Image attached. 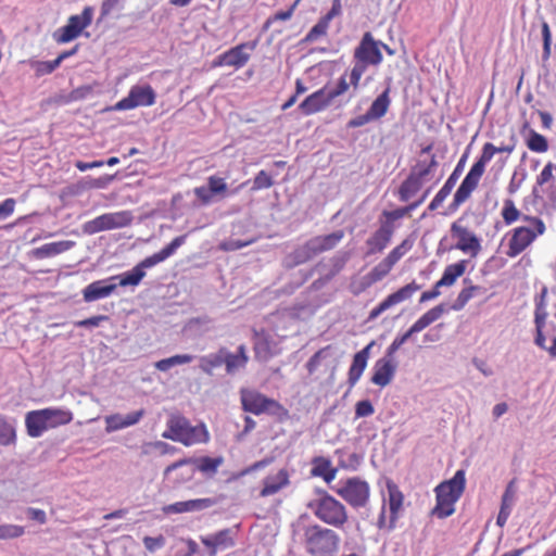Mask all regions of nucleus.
Returning a JSON list of instances; mask_svg holds the SVG:
<instances>
[{"instance_id": "37", "label": "nucleus", "mask_w": 556, "mask_h": 556, "mask_svg": "<svg viewBox=\"0 0 556 556\" xmlns=\"http://www.w3.org/2000/svg\"><path fill=\"white\" fill-rule=\"evenodd\" d=\"M25 426L27 434L30 438H39L47 431L45 424L38 413V409L30 410L26 414Z\"/></svg>"}, {"instance_id": "20", "label": "nucleus", "mask_w": 556, "mask_h": 556, "mask_svg": "<svg viewBox=\"0 0 556 556\" xmlns=\"http://www.w3.org/2000/svg\"><path fill=\"white\" fill-rule=\"evenodd\" d=\"M187 235H181L172 240L169 244L164 247L161 251L157 253H154L144 260H142L140 263H138V266L146 271L147 268H151L159 263L164 262L168 257L173 256L176 251L186 242Z\"/></svg>"}, {"instance_id": "32", "label": "nucleus", "mask_w": 556, "mask_h": 556, "mask_svg": "<svg viewBox=\"0 0 556 556\" xmlns=\"http://www.w3.org/2000/svg\"><path fill=\"white\" fill-rule=\"evenodd\" d=\"M424 182L425 181L409 173L406 179L399 187L397 195L400 201H409L422 188Z\"/></svg>"}, {"instance_id": "19", "label": "nucleus", "mask_w": 556, "mask_h": 556, "mask_svg": "<svg viewBox=\"0 0 556 556\" xmlns=\"http://www.w3.org/2000/svg\"><path fill=\"white\" fill-rule=\"evenodd\" d=\"M331 104L327 96V86L316 90L306 97L300 104L299 110L303 115H313L321 112Z\"/></svg>"}, {"instance_id": "60", "label": "nucleus", "mask_w": 556, "mask_h": 556, "mask_svg": "<svg viewBox=\"0 0 556 556\" xmlns=\"http://www.w3.org/2000/svg\"><path fill=\"white\" fill-rule=\"evenodd\" d=\"M295 8H296V3H293L288 10L276 12L273 16L267 18V21L264 24V28L267 29L269 27V25L276 21L290 20L293 15Z\"/></svg>"}, {"instance_id": "8", "label": "nucleus", "mask_w": 556, "mask_h": 556, "mask_svg": "<svg viewBox=\"0 0 556 556\" xmlns=\"http://www.w3.org/2000/svg\"><path fill=\"white\" fill-rule=\"evenodd\" d=\"M333 490L353 508L365 507L369 501V484L358 477L339 481Z\"/></svg>"}, {"instance_id": "27", "label": "nucleus", "mask_w": 556, "mask_h": 556, "mask_svg": "<svg viewBox=\"0 0 556 556\" xmlns=\"http://www.w3.org/2000/svg\"><path fill=\"white\" fill-rule=\"evenodd\" d=\"M393 231L389 225H380V227L367 239L368 254L381 252L387 248Z\"/></svg>"}, {"instance_id": "16", "label": "nucleus", "mask_w": 556, "mask_h": 556, "mask_svg": "<svg viewBox=\"0 0 556 556\" xmlns=\"http://www.w3.org/2000/svg\"><path fill=\"white\" fill-rule=\"evenodd\" d=\"M419 289L420 286L415 281H412L410 283L400 288L397 291L389 294L382 302H380L375 308L370 311L368 320H374L392 306L409 300Z\"/></svg>"}, {"instance_id": "6", "label": "nucleus", "mask_w": 556, "mask_h": 556, "mask_svg": "<svg viewBox=\"0 0 556 556\" xmlns=\"http://www.w3.org/2000/svg\"><path fill=\"white\" fill-rule=\"evenodd\" d=\"M522 220L528 226H520L511 231L506 255L516 257L522 253L539 236L545 232L544 222L536 216L523 215Z\"/></svg>"}, {"instance_id": "58", "label": "nucleus", "mask_w": 556, "mask_h": 556, "mask_svg": "<svg viewBox=\"0 0 556 556\" xmlns=\"http://www.w3.org/2000/svg\"><path fill=\"white\" fill-rule=\"evenodd\" d=\"M267 465H269V460L268 459H261L258 462H255L251 466L240 470L239 472L233 473L230 477L229 481L239 480L240 478H242V477H244V476H247V475H249L251 472H254L256 470L265 468Z\"/></svg>"}, {"instance_id": "33", "label": "nucleus", "mask_w": 556, "mask_h": 556, "mask_svg": "<svg viewBox=\"0 0 556 556\" xmlns=\"http://www.w3.org/2000/svg\"><path fill=\"white\" fill-rule=\"evenodd\" d=\"M191 458L195 467V470H199L208 477H213L217 472L219 466H222L224 463V458L222 456H202Z\"/></svg>"}, {"instance_id": "22", "label": "nucleus", "mask_w": 556, "mask_h": 556, "mask_svg": "<svg viewBox=\"0 0 556 556\" xmlns=\"http://www.w3.org/2000/svg\"><path fill=\"white\" fill-rule=\"evenodd\" d=\"M375 342L371 341L369 344H367L364 349H362L354 355L352 365L349 369L348 382L350 384V388H353L361 379L367 366L370 349L372 348Z\"/></svg>"}, {"instance_id": "26", "label": "nucleus", "mask_w": 556, "mask_h": 556, "mask_svg": "<svg viewBox=\"0 0 556 556\" xmlns=\"http://www.w3.org/2000/svg\"><path fill=\"white\" fill-rule=\"evenodd\" d=\"M176 470H180V472L177 475L175 479V483L178 484L186 483L192 480L197 471L191 457L179 459L167 466L164 471V476L168 477L172 472Z\"/></svg>"}, {"instance_id": "29", "label": "nucleus", "mask_w": 556, "mask_h": 556, "mask_svg": "<svg viewBox=\"0 0 556 556\" xmlns=\"http://www.w3.org/2000/svg\"><path fill=\"white\" fill-rule=\"evenodd\" d=\"M468 260H460L454 264H450L444 268L442 277L437 281V288L451 287L457 278L466 271Z\"/></svg>"}, {"instance_id": "49", "label": "nucleus", "mask_w": 556, "mask_h": 556, "mask_svg": "<svg viewBox=\"0 0 556 556\" xmlns=\"http://www.w3.org/2000/svg\"><path fill=\"white\" fill-rule=\"evenodd\" d=\"M471 193H472V190H470L469 188H467V187H465L464 185L460 184V186L458 187V189L456 190V192L454 194L453 201L450 204L448 210L451 212L457 211L458 207L465 201H467V199L470 197Z\"/></svg>"}, {"instance_id": "40", "label": "nucleus", "mask_w": 556, "mask_h": 556, "mask_svg": "<svg viewBox=\"0 0 556 556\" xmlns=\"http://www.w3.org/2000/svg\"><path fill=\"white\" fill-rule=\"evenodd\" d=\"M16 429L13 422L0 416V446L15 445Z\"/></svg>"}, {"instance_id": "3", "label": "nucleus", "mask_w": 556, "mask_h": 556, "mask_svg": "<svg viewBox=\"0 0 556 556\" xmlns=\"http://www.w3.org/2000/svg\"><path fill=\"white\" fill-rule=\"evenodd\" d=\"M166 427L162 437L179 442L186 446L206 443L210 440V434L204 424L192 426L189 419L182 415H170L167 419Z\"/></svg>"}, {"instance_id": "62", "label": "nucleus", "mask_w": 556, "mask_h": 556, "mask_svg": "<svg viewBox=\"0 0 556 556\" xmlns=\"http://www.w3.org/2000/svg\"><path fill=\"white\" fill-rule=\"evenodd\" d=\"M446 312L445 304H439L428 312H426L421 317L426 320L428 325H431L435 320H438L444 313Z\"/></svg>"}, {"instance_id": "18", "label": "nucleus", "mask_w": 556, "mask_h": 556, "mask_svg": "<svg viewBox=\"0 0 556 556\" xmlns=\"http://www.w3.org/2000/svg\"><path fill=\"white\" fill-rule=\"evenodd\" d=\"M116 288L117 283L115 282V278H113V276L105 279L96 280L83 289L84 301L90 303L108 298L115 292Z\"/></svg>"}, {"instance_id": "63", "label": "nucleus", "mask_w": 556, "mask_h": 556, "mask_svg": "<svg viewBox=\"0 0 556 556\" xmlns=\"http://www.w3.org/2000/svg\"><path fill=\"white\" fill-rule=\"evenodd\" d=\"M410 337L412 334L408 331L404 332L403 334L396 336L392 343L387 348L386 353L394 356L399 349L404 343H406L410 339Z\"/></svg>"}, {"instance_id": "23", "label": "nucleus", "mask_w": 556, "mask_h": 556, "mask_svg": "<svg viewBox=\"0 0 556 556\" xmlns=\"http://www.w3.org/2000/svg\"><path fill=\"white\" fill-rule=\"evenodd\" d=\"M215 501L212 498H195L176 502L164 507L165 514H182L187 511H199L212 507Z\"/></svg>"}, {"instance_id": "24", "label": "nucleus", "mask_w": 556, "mask_h": 556, "mask_svg": "<svg viewBox=\"0 0 556 556\" xmlns=\"http://www.w3.org/2000/svg\"><path fill=\"white\" fill-rule=\"evenodd\" d=\"M74 245L75 242L71 240L49 242L33 249L30 255L36 260L50 258L71 250Z\"/></svg>"}, {"instance_id": "41", "label": "nucleus", "mask_w": 556, "mask_h": 556, "mask_svg": "<svg viewBox=\"0 0 556 556\" xmlns=\"http://www.w3.org/2000/svg\"><path fill=\"white\" fill-rule=\"evenodd\" d=\"M527 147L532 152L544 153L548 150V142L543 135L530 129L529 138L527 139Z\"/></svg>"}, {"instance_id": "1", "label": "nucleus", "mask_w": 556, "mask_h": 556, "mask_svg": "<svg viewBox=\"0 0 556 556\" xmlns=\"http://www.w3.org/2000/svg\"><path fill=\"white\" fill-rule=\"evenodd\" d=\"M343 237L344 232L342 230H336L325 236L313 237L288 253L283 258V266L290 269L302 265L316 255L337 247Z\"/></svg>"}, {"instance_id": "35", "label": "nucleus", "mask_w": 556, "mask_h": 556, "mask_svg": "<svg viewBox=\"0 0 556 556\" xmlns=\"http://www.w3.org/2000/svg\"><path fill=\"white\" fill-rule=\"evenodd\" d=\"M225 348L218 349L215 353L203 355L199 358V368L207 374L212 375L213 369L220 367L225 362Z\"/></svg>"}, {"instance_id": "46", "label": "nucleus", "mask_w": 556, "mask_h": 556, "mask_svg": "<svg viewBox=\"0 0 556 556\" xmlns=\"http://www.w3.org/2000/svg\"><path fill=\"white\" fill-rule=\"evenodd\" d=\"M329 24L325 18L320 17L319 21L309 29V31L305 35V42H314L319 37L325 36L329 28Z\"/></svg>"}, {"instance_id": "25", "label": "nucleus", "mask_w": 556, "mask_h": 556, "mask_svg": "<svg viewBox=\"0 0 556 556\" xmlns=\"http://www.w3.org/2000/svg\"><path fill=\"white\" fill-rule=\"evenodd\" d=\"M255 48V42H244L240 43L236 47L230 48L229 50L224 52L225 59L224 62L227 63V66H232L235 68L243 67L248 61L250 60V54L245 52L247 49L253 50Z\"/></svg>"}, {"instance_id": "13", "label": "nucleus", "mask_w": 556, "mask_h": 556, "mask_svg": "<svg viewBox=\"0 0 556 556\" xmlns=\"http://www.w3.org/2000/svg\"><path fill=\"white\" fill-rule=\"evenodd\" d=\"M451 235L457 239L456 244L450 247V249H456L463 253H468L476 257L481 251L480 239L470 231L467 227L460 225V219L455 220L451 225Z\"/></svg>"}, {"instance_id": "38", "label": "nucleus", "mask_w": 556, "mask_h": 556, "mask_svg": "<svg viewBox=\"0 0 556 556\" xmlns=\"http://www.w3.org/2000/svg\"><path fill=\"white\" fill-rule=\"evenodd\" d=\"M146 276V271H143L138 264L130 270L125 271L119 275L113 276L115 278V282L117 283V287H127L132 286L136 287L140 283V281Z\"/></svg>"}, {"instance_id": "51", "label": "nucleus", "mask_w": 556, "mask_h": 556, "mask_svg": "<svg viewBox=\"0 0 556 556\" xmlns=\"http://www.w3.org/2000/svg\"><path fill=\"white\" fill-rule=\"evenodd\" d=\"M412 248L408 240H404L387 255V260L394 266Z\"/></svg>"}, {"instance_id": "42", "label": "nucleus", "mask_w": 556, "mask_h": 556, "mask_svg": "<svg viewBox=\"0 0 556 556\" xmlns=\"http://www.w3.org/2000/svg\"><path fill=\"white\" fill-rule=\"evenodd\" d=\"M369 66H371L370 63L353 58V67L350 72V84L354 90L358 89L361 78Z\"/></svg>"}, {"instance_id": "14", "label": "nucleus", "mask_w": 556, "mask_h": 556, "mask_svg": "<svg viewBox=\"0 0 556 556\" xmlns=\"http://www.w3.org/2000/svg\"><path fill=\"white\" fill-rule=\"evenodd\" d=\"M380 43L381 41L376 40L371 33H365L357 47L354 49L353 58L370 63L371 66H379L383 61Z\"/></svg>"}, {"instance_id": "21", "label": "nucleus", "mask_w": 556, "mask_h": 556, "mask_svg": "<svg viewBox=\"0 0 556 556\" xmlns=\"http://www.w3.org/2000/svg\"><path fill=\"white\" fill-rule=\"evenodd\" d=\"M466 161V155H463L462 159L458 161L456 167L454 168L453 173L450 175V177L444 182L443 187L438 191V193L434 195L432 201L430 202L428 210L430 212L435 211L443 202L444 200L450 195L453 188L455 187L462 172L463 167Z\"/></svg>"}, {"instance_id": "64", "label": "nucleus", "mask_w": 556, "mask_h": 556, "mask_svg": "<svg viewBox=\"0 0 556 556\" xmlns=\"http://www.w3.org/2000/svg\"><path fill=\"white\" fill-rule=\"evenodd\" d=\"M410 173L422 181H427L431 176V173L427 167V161L425 160L417 161L416 165L410 169Z\"/></svg>"}, {"instance_id": "54", "label": "nucleus", "mask_w": 556, "mask_h": 556, "mask_svg": "<svg viewBox=\"0 0 556 556\" xmlns=\"http://www.w3.org/2000/svg\"><path fill=\"white\" fill-rule=\"evenodd\" d=\"M274 185L271 176L266 170H260L253 179L252 190L268 189Z\"/></svg>"}, {"instance_id": "43", "label": "nucleus", "mask_w": 556, "mask_h": 556, "mask_svg": "<svg viewBox=\"0 0 556 556\" xmlns=\"http://www.w3.org/2000/svg\"><path fill=\"white\" fill-rule=\"evenodd\" d=\"M517 479L514 478L507 483L505 488L501 500V507L513 510V507L517 501Z\"/></svg>"}, {"instance_id": "53", "label": "nucleus", "mask_w": 556, "mask_h": 556, "mask_svg": "<svg viewBox=\"0 0 556 556\" xmlns=\"http://www.w3.org/2000/svg\"><path fill=\"white\" fill-rule=\"evenodd\" d=\"M350 86H351V84L346 81V74H343L338 79V83L334 88H332V89L327 88V96H328V99L330 100V102L332 103V101L334 99H337L340 96H342L343 93H345L349 90Z\"/></svg>"}, {"instance_id": "17", "label": "nucleus", "mask_w": 556, "mask_h": 556, "mask_svg": "<svg viewBox=\"0 0 556 556\" xmlns=\"http://www.w3.org/2000/svg\"><path fill=\"white\" fill-rule=\"evenodd\" d=\"M396 368L397 363L394 356L386 353L383 357L376 361L370 381L376 386L384 388L392 381Z\"/></svg>"}, {"instance_id": "57", "label": "nucleus", "mask_w": 556, "mask_h": 556, "mask_svg": "<svg viewBox=\"0 0 556 556\" xmlns=\"http://www.w3.org/2000/svg\"><path fill=\"white\" fill-rule=\"evenodd\" d=\"M542 39H543V61H547L551 56L552 33L548 24L543 21L542 23Z\"/></svg>"}, {"instance_id": "4", "label": "nucleus", "mask_w": 556, "mask_h": 556, "mask_svg": "<svg viewBox=\"0 0 556 556\" xmlns=\"http://www.w3.org/2000/svg\"><path fill=\"white\" fill-rule=\"evenodd\" d=\"M316 493L318 496L307 503V508L323 522L341 529L348 521L344 505L324 490L317 489Z\"/></svg>"}, {"instance_id": "2", "label": "nucleus", "mask_w": 556, "mask_h": 556, "mask_svg": "<svg viewBox=\"0 0 556 556\" xmlns=\"http://www.w3.org/2000/svg\"><path fill=\"white\" fill-rule=\"evenodd\" d=\"M466 486V472L458 469L454 476L441 482L434 489L437 504L431 514L445 519L455 513V504L462 497Z\"/></svg>"}, {"instance_id": "55", "label": "nucleus", "mask_w": 556, "mask_h": 556, "mask_svg": "<svg viewBox=\"0 0 556 556\" xmlns=\"http://www.w3.org/2000/svg\"><path fill=\"white\" fill-rule=\"evenodd\" d=\"M60 62L58 59L52 61H38L35 64V71L37 76L49 75L53 73L59 66Z\"/></svg>"}, {"instance_id": "48", "label": "nucleus", "mask_w": 556, "mask_h": 556, "mask_svg": "<svg viewBox=\"0 0 556 556\" xmlns=\"http://www.w3.org/2000/svg\"><path fill=\"white\" fill-rule=\"evenodd\" d=\"M25 528L18 525L1 523L0 525V540H12L24 535Z\"/></svg>"}, {"instance_id": "7", "label": "nucleus", "mask_w": 556, "mask_h": 556, "mask_svg": "<svg viewBox=\"0 0 556 556\" xmlns=\"http://www.w3.org/2000/svg\"><path fill=\"white\" fill-rule=\"evenodd\" d=\"M388 498H383L380 514L377 520L379 529H388L389 531L395 528V522L399 518V513L402 509L404 495L399 486L392 482H387Z\"/></svg>"}, {"instance_id": "11", "label": "nucleus", "mask_w": 556, "mask_h": 556, "mask_svg": "<svg viewBox=\"0 0 556 556\" xmlns=\"http://www.w3.org/2000/svg\"><path fill=\"white\" fill-rule=\"evenodd\" d=\"M240 397L242 409L254 415L276 414L282 408L276 400L269 399L255 390L242 389Z\"/></svg>"}, {"instance_id": "45", "label": "nucleus", "mask_w": 556, "mask_h": 556, "mask_svg": "<svg viewBox=\"0 0 556 556\" xmlns=\"http://www.w3.org/2000/svg\"><path fill=\"white\" fill-rule=\"evenodd\" d=\"M522 216L523 215H521V213L516 207V205H515V203H514V201L511 199H506L504 201V205H503V208H502V217H503L504 223L506 225H511L513 223H515L519 218L522 219Z\"/></svg>"}, {"instance_id": "61", "label": "nucleus", "mask_w": 556, "mask_h": 556, "mask_svg": "<svg viewBox=\"0 0 556 556\" xmlns=\"http://www.w3.org/2000/svg\"><path fill=\"white\" fill-rule=\"evenodd\" d=\"M556 169V165L552 162H548L541 173L536 176V185L544 186L549 180L554 179L553 170Z\"/></svg>"}, {"instance_id": "47", "label": "nucleus", "mask_w": 556, "mask_h": 556, "mask_svg": "<svg viewBox=\"0 0 556 556\" xmlns=\"http://www.w3.org/2000/svg\"><path fill=\"white\" fill-rule=\"evenodd\" d=\"M392 267H393V265L387 258H384L369 271V274H368L369 282L380 281L382 278H384L390 273Z\"/></svg>"}, {"instance_id": "5", "label": "nucleus", "mask_w": 556, "mask_h": 556, "mask_svg": "<svg viewBox=\"0 0 556 556\" xmlns=\"http://www.w3.org/2000/svg\"><path fill=\"white\" fill-rule=\"evenodd\" d=\"M304 543L306 552L312 556H334L340 536L331 529L312 525L304 530Z\"/></svg>"}, {"instance_id": "50", "label": "nucleus", "mask_w": 556, "mask_h": 556, "mask_svg": "<svg viewBox=\"0 0 556 556\" xmlns=\"http://www.w3.org/2000/svg\"><path fill=\"white\" fill-rule=\"evenodd\" d=\"M254 241L255 240L253 238L247 239V240L229 238V239L224 240L223 242H220L219 248L223 251L232 252V251H237V250H240L242 248H245V247L252 244Z\"/></svg>"}, {"instance_id": "44", "label": "nucleus", "mask_w": 556, "mask_h": 556, "mask_svg": "<svg viewBox=\"0 0 556 556\" xmlns=\"http://www.w3.org/2000/svg\"><path fill=\"white\" fill-rule=\"evenodd\" d=\"M479 286L470 285L469 287L464 288L457 295L454 303L451 305V309L460 311L466 304L473 298L475 291L479 290Z\"/></svg>"}, {"instance_id": "30", "label": "nucleus", "mask_w": 556, "mask_h": 556, "mask_svg": "<svg viewBox=\"0 0 556 556\" xmlns=\"http://www.w3.org/2000/svg\"><path fill=\"white\" fill-rule=\"evenodd\" d=\"M289 484V473L286 469H280L275 476L264 479V486L260 495L263 497L276 494L282 488Z\"/></svg>"}, {"instance_id": "28", "label": "nucleus", "mask_w": 556, "mask_h": 556, "mask_svg": "<svg viewBox=\"0 0 556 556\" xmlns=\"http://www.w3.org/2000/svg\"><path fill=\"white\" fill-rule=\"evenodd\" d=\"M225 362L224 365L226 367V372L228 375L236 374L239 369L244 368L249 357L247 355V350L243 344L239 345L236 353H231L227 348H225Z\"/></svg>"}, {"instance_id": "15", "label": "nucleus", "mask_w": 556, "mask_h": 556, "mask_svg": "<svg viewBox=\"0 0 556 556\" xmlns=\"http://www.w3.org/2000/svg\"><path fill=\"white\" fill-rule=\"evenodd\" d=\"M237 530L225 528L215 533L200 536L201 543L208 549L210 556L217 552L231 548L236 545Z\"/></svg>"}, {"instance_id": "12", "label": "nucleus", "mask_w": 556, "mask_h": 556, "mask_svg": "<svg viewBox=\"0 0 556 556\" xmlns=\"http://www.w3.org/2000/svg\"><path fill=\"white\" fill-rule=\"evenodd\" d=\"M155 100L156 93L150 85H135L130 88L127 97L115 103L113 110L127 111L138 106H151Z\"/></svg>"}, {"instance_id": "59", "label": "nucleus", "mask_w": 556, "mask_h": 556, "mask_svg": "<svg viewBox=\"0 0 556 556\" xmlns=\"http://www.w3.org/2000/svg\"><path fill=\"white\" fill-rule=\"evenodd\" d=\"M375 413L372 403L369 400L358 401L355 405V418L369 417Z\"/></svg>"}, {"instance_id": "9", "label": "nucleus", "mask_w": 556, "mask_h": 556, "mask_svg": "<svg viewBox=\"0 0 556 556\" xmlns=\"http://www.w3.org/2000/svg\"><path fill=\"white\" fill-rule=\"evenodd\" d=\"M131 214L127 211L105 213L83 225L85 235H94L100 231L123 228L131 224Z\"/></svg>"}, {"instance_id": "52", "label": "nucleus", "mask_w": 556, "mask_h": 556, "mask_svg": "<svg viewBox=\"0 0 556 556\" xmlns=\"http://www.w3.org/2000/svg\"><path fill=\"white\" fill-rule=\"evenodd\" d=\"M331 346H326L317 351L306 363V368L309 374H313L317 370L320 365L321 359L328 357L330 355Z\"/></svg>"}, {"instance_id": "36", "label": "nucleus", "mask_w": 556, "mask_h": 556, "mask_svg": "<svg viewBox=\"0 0 556 556\" xmlns=\"http://www.w3.org/2000/svg\"><path fill=\"white\" fill-rule=\"evenodd\" d=\"M390 88L388 87L381 94H379L367 110L368 115L375 121L381 118L390 106L391 100L389 98Z\"/></svg>"}, {"instance_id": "39", "label": "nucleus", "mask_w": 556, "mask_h": 556, "mask_svg": "<svg viewBox=\"0 0 556 556\" xmlns=\"http://www.w3.org/2000/svg\"><path fill=\"white\" fill-rule=\"evenodd\" d=\"M46 413L50 420V427L56 428L59 426H64L70 424L73 420L72 412L62 408L48 407L45 408Z\"/></svg>"}, {"instance_id": "34", "label": "nucleus", "mask_w": 556, "mask_h": 556, "mask_svg": "<svg viewBox=\"0 0 556 556\" xmlns=\"http://www.w3.org/2000/svg\"><path fill=\"white\" fill-rule=\"evenodd\" d=\"M312 476L321 477L327 483L334 480L337 469L331 467V462L325 457H316L313 460Z\"/></svg>"}, {"instance_id": "10", "label": "nucleus", "mask_w": 556, "mask_h": 556, "mask_svg": "<svg viewBox=\"0 0 556 556\" xmlns=\"http://www.w3.org/2000/svg\"><path fill=\"white\" fill-rule=\"evenodd\" d=\"M93 9L86 7L81 14L72 15L68 17L66 25L58 28L53 38L58 43H67L77 38L81 31L88 27L92 22Z\"/></svg>"}, {"instance_id": "56", "label": "nucleus", "mask_w": 556, "mask_h": 556, "mask_svg": "<svg viewBox=\"0 0 556 556\" xmlns=\"http://www.w3.org/2000/svg\"><path fill=\"white\" fill-rule=\"evenodd\" d=\"M105 425H106L105 430L109 433L127 428L125 420H124V416L121 414H113V415L106 416Z\"/></svg>"}, {"instance_id": "31", "label": "nucleus", "mask_w": 556, "mask_h": 556, "mask_svg": "<svg viewBox=\"0 0 556 556\" xmlns=\"http://www.w3.org/2000/svg\"><path fill=\"white\" fill-rule=\"evenodd\" d=\"M213 319L208 315L190 318L184 326V331L192 337H200L212 330Z\"/></svg>"}]
</instances>
